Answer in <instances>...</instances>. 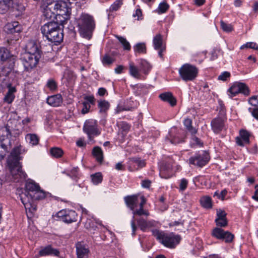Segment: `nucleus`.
I'll list each match as a JSON object with an SVG mask.
<instances>
[{
  "mask_svg": "<svg viewBox=\"0 0 258 258\" xmlns=\"http://www.w3.org/2000/svg\"><path fill=\"white\" fill-rule=\"evenodd\" d=\"M151 182L149 180H143L142 183V185L144 187L148 188L150 186Z\"/></svg>",
  "mask_w": 258,
  "mask_h": 258,
  "instance_id": "61",
  "label": "nucleus"
},
{
  "mask_svg": "<svg viewBox=\"0 0 258 258\" xmlns=\"http://www.w3.org/2000/svg\"><path fill=\"white\" fill-rule=\"evenodd\" d=\"M209 159L210 156L209 154L204 151L201 154L190 158L189 162L191 164L201 167L205 165L208 163Z\"/></svg>",
  "mask_w": 258,
  "mask_h": 258,
  "instance_id": "9",
  "label": "nucleus"
},
{
  "mask_svg": "<svg viewBox=\"0 0 258 258\" xmlns=\"http://www.w3.org/2000/svg\"><path fill=\"white\" fill-rule=\"evenodd\" d=\"M47 86L51 90H55L56 89V83L53 80H50L47 82Z\"/></svg>",
  "mask_w": 258,
  "mask_h": 258,
  "instance_id": "53",
  "label": "nucleus"
},
{
  "mask_svg": "<svg viewBox=\"0 0 258 258\" xmlns=\"http://www.w3.org/2000/svg\"><path fill=\"white\" fill-rule=\"evenodd\" d=\"M124 201L127 206L132 211L137 207L138 203V197L137 195L126 196L124 198Z\"/></svg>",
  "mask_w": 258,
  "mask_h": 258,
  "instance_id": "19",
  "label": "nucleus"
},
{
  "mask_svg": "<svg viewBox=\"0 0 258 258\" xmlns=\"http://www.w3.org/2000/svg\"><path fill=\"white\" fill-rule=\"evenodd\" d=\"M122 2L121 0H116L110 7V12L117 11L122 5Z\"/></svg>",
  "mask_w": 258,
  "mask_h": 258,
  "instance_id": "41",
  "label": "nucleus"
},
{
  "mask_svg": "<svg viewBox=\"0 0 258 258\" xmlns=\"http://www.w3.org/2000/svg\"><path fill=\"white\" fill-rule=\"evenodd\" d=\"M230 74L228 72H224L218 76V80L222 81L226 80L227 78L230 77Z\"/></svg>",
  "mask_w": 258,
  "mask_h": 258,
  "instance_id": "56",
  "label": "nucleus"
},
{
  "mask_svg": "<svg viewBox=\"0 0 258 258\" xmlns=\"http://www.w3.org/2000/svg\"><path fill=\"white\" fill-rule=\"evenodd\" d=\"M187 183H188V181L186 179H185V178L182 179L180 181V183L179 184L180 190L181 191L184 190L187 187Z\"/></svg>",
  "mask_w": 258,
  "mask_h": 258,
  "instance_id": "55",
  "label": "nucleus"
},
{
  "mask_svg": "<svg viewBox=\"0 0 258 258\" xmlns=\"http://www.w3.org/2000/svg\"><path fill=\"white\" fill-rule=\"evenodd\" d=\"M20 199L26 210L29 209L31 212L36 210V206L32 204L31 203L30 200H32L29 197L28 192H26V193L22 194L20 195Z\"/></svg>",
  "mask_w": 258,
  "mask_h": 258,
  "instance_id": "14",
  "label": "nucleus"
},
{
  "mask_svg": "<svg viewBox=\"0 0 258 258\" xmlns=\"http://www.w3.org/2000/svg\"><path fill=\"white\" fill-rule=\"evenodd\" d=\"M10 141L5 137L0 138V147L4 150V153L0 154V160L3 159L6 155V153L8 152V145L10 144Z\"/></svg>",
  "mask_w": 258,
  "mask_h": 258,
  "instance_id": "25",
  "label": "nucleus"
},
{
  "mask_svg": "<svg viewBox=\"0 0 258 258\" xmlns=\"http://www.w3.org/2000/svg\"><path fill=\"white\" fill-rule=\"evenodd\" d=\"M137 222L141 229L144 231H145L146 229L154 226V224L152 221H146L143 218L137 219Z\"/></svg>",
  "mask_w": 258,
  "mask_h": 258,
  "instance_id": "26",
  "label": "nucleus"
},
{
  "mask_svg": "<svg viewBox=\"0 0 258 258\" xmlns=\"http://www.w3.org/2000/svg\"><path fill=\"white\" fill-rule=\"evenodd\" d=\"M91 177L92 182L95 184L100 183L102 180V176L100 172L92 174Z\"/></svg>",
  "mask_w": 258,
  "mask_h": 258,
  "instance_id": "39",
  "label": "nucleus"
},
{
  "mask_svg": "<svg viewBox=\"0 0 258 258\" xmlns=\"http://www.w3.org/2000/svg\"><path fill=\"white\" fill-rule=\"evenodd\" d=\"M133 211L134 215H137L138 216H141L142 215H145L148 216L149 214L148 212L144 210L143 208L141 207H140L139 210H135L134 209Z\"/></svg>",
  "mask_w": 258,
  "mask_h": 258,
  "instance_id": "52",
  "label": "nucleus"
},
{
  "mask_svg": "<svg viewBox=\"0 0 258 258\" xmlns=\"http://www.w3.org/2000/svg\"><path fill=\"white\" fill-rule=\"evenodd\" d=\"M31 50L28 52L25 51L21 57L24 61L23 64L25 70L27 71L36 67L42 53L41 49H31Z\"/></svg>",
  "mask_w": 258,
  "mask_h": 258,
  "instance_id": "4",
  "label": "nucleus"
},
{
  "mask_svg": "<svg viewBox=\"0 0 258 258\" xmlns=\"http://www.w3.org/2000/svg\"><path fill=\"white\" fill-rule=\"evenodd\" d=\"M21 26L18 22H12L7 23L4 27V31L7 33H15L21 32Z\"/></svg>",
  "mask_w": 258,
  "mask_h": 258,
  "instance_id": "15",
  "label": "nucleus"
},
{
  "mask_svg": "<svg viewBox=\"0 0 258 258\" xmlns=\"http://www.w3.org/2000/svg\"><path fill=\"white\" fill-rule=\"evenodd\" d=\"M63 77L66 78L69 83H73L75 79L76 76L74 73L70 70H67L64 72Z\"/></svg>",
  "mask_w": 258,
  "mask_h": 258,
  "instance_id": "36",
  "label": "nucleus"
},
{
  "mask_svg": "<svg viewBox=\"0 0 258 258\" xmlns=\"http://www.w3.org/2000/svg\"><path fill=\"white\" fill-rule=\"evenodd\" d=\"M166 139L169 141L172 144H177L180 142L179 139L174 136L171 132L169 133V136L166 137Z\"/></svg>",
  "mask_w": 258,
  "mask_h": 258,
  "instance_id": "47",
  "label": "nucleus"
},
{
  "mask_svg": "<svg viewBox=\"0 0 258 258\" xmlns=\"http://www.w3.org/2000/svg\"><path fill=\"white\" fill-rule=\"evenodd\" d=\"M129 71L130 75L133 77L136 78H138L139 77V70L132 62H131L129 64Z\"/></svg>",
  "mask_w": 258,
  "mask_h": 258,
  "instance_id": "32",
  "label": "nucleus"
},
{
  "mask_svg": "<svg viewBox=\"0 0 258 258\" xmlns=\"http://www.w3.org/2000/svg\"><path fill=\"white\" fill-rule=\"evenodd\" d=\"M251 113L253 117H254L256 119H258V108H253Z\"/></svg>",
  "mask_w": 258,
  "mask_h": 258,
  "instance_id": "62",
  "label": "nucleus"
},
{
  "mask_svg": "<svg viewBox=\"0 0 258 258\" xmlns=\"http://www.w3.org/2000/svg\"><path fill=\"white\" fill-rule=\"evenodd\" d=\"M159 98L165 102H168L171 106H174L176 104V100L170 92H165L159 95Z\"/></svg>",
  "mask_w": 258,
  "mask_h": 258,
  "instance_id": "21",
  "label": "nucleus"
},
{
  "mask_svg": "<svg viewBox=\"0 0 258 258\" xmlns=\"http://www.w3.org/2000/svg\"><path fill=\"white\" fill-rule=\"evenodd\" d=\"M26 189L27 190V192L29 193L28 191L32 192H37L38 190H40V186L34 182H28L26 183L25 186ZM26 191L25 192L26 193Z\"/></svg>",
  "mask_w": 258,
  "mask_h": 258,
  "instance_id": "30",
  "label": "nucleus"
},
{
  "mask_svg": "<svg viewBox=\"0 0 258 258\" xmlns=\"http://www.w3.org/2000/svg\"><path fill=\"white\" fill-rule=\"evenodd\" d=\"M200 203L201 205L205 208L209 209L212 208V200L209 196L202 197L200 200Z\"/></svg>",
  "mask_w": 258,
  "mask_h": 258,
  "instance_id": "31",
  "label": "nucleus"
},
{
  "mask_svg": "<svg viewBox=\"0 0 258 258\" xmlns=\"http://www.w3.org/2000/svg\"><path fill=\"white\" fill-rule=\"evenodd\" d=\"M138 17L137 20H139L140 17L142 16V12L140 9H137L136 11L135 14L133 15L134 17Z\"/></svg>",
  "mask_w": 258,
  "mask_h": 258,
  "instance_id": "60",
  "label": "nucleus"
},
{
  "mask_svg": "<svg viewBox=\"0 0 258 258\" xmlns=\"http://www.w3.org/2000/svg\"><path fill=\"white\" fill-rule=\"evenodd\" d=\"M85 99L87 101L86 102L88 103L90 102L91 104L94 103V98L93 96H86L85 97Z\"/></svg>",
  "mask_w": 258,
  "mask_h": 258,
  "instance_id": "64",
  "label": "nucleus"
},
{
  "mask_svg": "<svg viewBox=\"0 0 258 258\" xmlns=\"http://www.w3.org/2000/svg\"><path fill=\"white\" fill-rule=\"evenodd\" d=\"M134 162L138 165L139 168L143 167L146 165L145 160H141L140 159H134Z\"/></svg>",
  "mask_w": 258,
  "mask_h": 258,
  "instance_id": "57",
  "label": "nucleus"
},
{
  "mask_svg": "<svg viewBox=\"0 0 258 258\" xmlns=\"http://www.w3.org/2000/svg\"><path fill=\"white\" fill-rule=\"evenodd\" d=\"M169 8V5L166 3H161L158 7V10L160 13H165Z\"/></svg>",
  "mask_w": 258,
  "mask_h": 258,
  "instance_id": "51",
  "label": "nucleus"
},
{
  "mask_svg": "<svg viewBox=\"0 0 258 258\" xmlns=\"http://www.w3.org/2000/svg\"><path fill=\"white\" fill-rule=\"evenodd\" d=\"M170 167L169 165H166V164H163L161 166L160 175L162 178H167L169 177V176H166V175H165L163 174V171L168 170L169 169H170Z\"/></svg>",
  "mask_w": 258,
  "mask_h": 258,
  "instance_id": "45",
  "label": "nucleus"
},
{
  "mask_svg": "<svg viewBox=\"0 0 258 258\" xmlns=\"http://www.w3.org/2000/svg\"><path fill=\"white\" fill-rule=\"evenodd\" d=\"M59 27V25L58 23L50 21L46 23L41 27V30L43 36L46 37L51 32L55 30Z\"/></svg>",
  "mask_w": 258,
  "mask_h": 258,
  "instance_id": "13",
  "label": "nucleus"
},
{
  "mask_svg": "<svg viewBox=\"0 0 258 258\" xmlns=\"http://www.w3.org/2000/svg\"><path fill=\"white\" fill-rule=\"evenodd\" d=\"M153 235L166 247L173 248L178 244L181 239L180 236L174 235L173 233L166 234L157 229L152 230Z\"/></svg>",
  "mask_w": 258,
  "mask_h": 258,
  "instance_id": "2",
  "label": "nucleus"
},
{
  "mask_svg": "<svg viewBox=\"0 0 258 258\" xmlns=\"http://www.w3.org/2000/svg\"><path fill=\"white\" fill-rule=\"evenodd\" d=\"M57 15L64 16L67 19L71 14V9L68 8L67 3L62 1H56L51 3Z\"/></svg>",
  "mask_w": 258,
  "mask_h": 258,
  "instance_id": "8",
  "label": "nucleus"
},
{
  "mask_svg": "<svg viewBox=\"0 0 258 258\" xmlns=\"http://www.w3.org/2000/svg\"><path fill=\"white\" fill-rule=\"evenodd\" d=\"M62 102V98L60 94H56L47 98V103L51 106L57 107Z\"/></svg>",
  "mask_w": 258,
  "mask_h": 258,
  "instance_id": "20",
  "label": "nucleus"
},
{
  "mask_svg": "<svg viewBox=\"0 0 258 258\" xmlns=\"http://www.w3.org/2000/svg\"><path fill=\"white\" fill-rule=\"evenodd\" d=\"M18 0H0V9L5 11L9 8L18 10Z\"/></svg>",
  "mask_w": 258,
  "mask_h": 258,
  "instance_id": "16",
  "label": "nucleus"
},
{
  "mask_svg": "<svg viewBox=\"0 0 258 258\" xmlns=\"http://www.w3.org/2000/svg\"><path fill=\"white\" fill-rule=\"evenodd\" d=\"M116 37L118 39L120 43H121L124 48H131L130 44L125 38L119 36H116Z\"/></svg>",
  "mask_w": 258,
  "mask_h": 258,
  "instance_id": "42",
  "label": "nucleus"
},
{
  "mask_svg": "<svg viewBox=\"0 0 258 258\" xmlns=\"http://www.w3.org/2000/svg\"><path fill=\"white\" fill-rule=\"evenodd\" d=\"M140 67L141 70H142L144 73L146 74L148 73L151 68V66L149 63L144 59L141 60Z\"/></svg>",
  "mask_w": 258,
  "mask_h": 258,
  "instance_id": "35",
  "label": "nucleus"
},
{
  "mask_svg": "<svg viewBox=\"0 0 258 258\" xmlns=\"http://www.w3.org/2000/svg\"><path fill=\"white\" fill-rule=\"evenodd\" d=\"M77 214L74 211H69L64 217V222L66 223H72L74 221H76Z\"/></svg>",
  "mask_w": 258,
  "mask_h": 258,
  "instance_id": "28",
  "label": "nucleus"
},
{
  "mask_svg": "<svg viewBox=\"0 0 258 258\" xmlns=\"http://www.w3.org/2000/svg\"><path fill=\"white\" fill-rule=\"evenodd\" d=\"M77 254L78 258H87L89 250L81 243L76 244Z\"/></svg>",
  "mask_w": 258,
  "mask_h": 258,
  "instance_id": "24",
  "label": "nucleus"
},
{
  "mask_svg": "<svg viewBox=\"0 0 258 258\" xmlns=\"http://www.w3.org/2000/svg\"><path fill=\"white\" fill-rule=\"evenodd\" d=\"M67 211L66 210H61V211H60L59 212H58L56 214V216L58 217V218H61V220L63 221H64V217L66 216L67 213Z\"/></svg>",
  "mask_w": 258,
  "mask_h": 258,
  "instance_id": "59",
  "label": "nucleus"
},
{
  "mask_svg": "<svg viewBox=\"0 0 258 258\" xmlns=\"http://www.w3.org/2000/svg\"><path fill=\"white\" fill-rule=\"evenodd\" d=\"M228 91L233 96L241 93L248 95L249 91L248 87L244 83H235L228 90Z\"/></svg>",
  "mask_w": 258,
  "mask_h": 258,
  "instance_id": "11",
  "label": "nucleus"
},
{
  "mask_svg": "<svg viewBox=\"0 0 258 258\" xmlns=\"http://www.w3.org/2000/svg\"><path fill=\"white\" fill-rule=\"evenodd\" d=\"M249 103L254 106H256L258 104V100L257 99V96H253L250 98L249 100Z\"/></svg>",
  "mask_w": 258,
  "mask_h": 258,
  "instance_id": "58",
  "label": "nucleus"
},
{
  "mask_svg": "<svg viewBox=\"0 0 258 258\" xmlns=\"http://www.w3.org/2000/svg\"><path fill=\"white\" fill-rule=\"evenodd\" d=\"M15 56L12 54L9 49H0V61H5L9 60L10 65L8 67H5L2 69V74L4 76H8L13 69L15 63Z\"/></svg>",
  "mask_w": 258,
  "mask_h": 258,
  "instance_id": "6",
  "label": "nucleus"
},
{
  "mask_svg": "<svg viewBox=\"0 0 258 258\" xmlns=\"http://www.w3.org/2000/svg\"><path fill=\"white\" fill-rule=\"evenodd\" d=\"M211 125L213 131L218 133L224 127V120L220 117L215 118L212 121Z\"/></svg>",
  "mask_w": 258,
  "mask_h": 258,
  "instance_id": "22",
  "label": "nucleus"
},
{
  "mask_svg": "<svg viewBox=\"0 0 258 258\" xmlns=\"http://www.w3.org/2000/svg\"><path fill=\"white\" fill-rule=\"evenodd\" d=\"M84 132L88 135L90 141L93 140L94 136L99 135L100 132L97 127V122L94 119H89L86 121L83 126Z\"/></svg>",
  "mask_w": 258,
  "mask_h": 258,
  "instance_id": "7",
  "label": "nucleus"
},
{
  "mask_svg": "<svg viewBox=\"0 0 258 258\" xmlns=\"http://www.w3.org/2000/svg\"><path fill=\"white\" fill-rule=\"evenodd\" d=\"M78 26L81 35L84 38L90 39L95 28V22L92 17L82 15L78 20Z\"/></svg>",
  "mask_w": 258,
  "mask_h": 258,
  "instance_id": "3",
  "label": "nucleus"
},
{
  "mask_svg": "<svg viewBox=\"0 0 258 258\" xmlns=\"http://www.w3.org/2000/svg\"><path fill=\"white\" fill-rule=\"evenodd\" d=\"M57 15L55 11L53 10V7L51 3L48 4L44 9L43 16L46 19H51L55 18Z\"/></svg>",
  "mask_w": 258,
  "mask_h": 258,
  "instance_id": "23",
  "label": "nucleus"
},
{
  "mask_svg": "<svg viewBox=\"0 0 258 258\" xmlns=\"http://www.w3.org/2000/svg\"><path fill=\"white\" fill-rule=\"evenodd\" d=\"M153 42L155 48H160L163 47L162 39L161 35H156L153 40Z\"/></svg>",
  "mask_w": 258,
  "mask_h": 258,
  "instance_id": "37",
  "label": "nucleus"
},
{
  "mask_svg": "<svg viewBox=\"0 0 258 258\" xmlns=\"http://www.w3.org/2000/svg\"><path fill=\"white\" fill-rule=\"evenodd\" d=\"M20 149L15 148L9 156L7 161L9 169L12 175L14 180L19 181L21 179H25L26 174L22 170L20 165Z\"/></svg>",
  "mask_w": 258,
  "mask_h": 258,
  "instance_id": "1",
  "label": "nucleus"
},
{
  "mask_svg": "<svg viewBox=\"0 0 258 258\" xmlns=\"http://www.w3.org/2000/svg\"><path fill=\"white\" fill-rule=\"evenodd\" d=\"M227 214L225 212L222 210H219L217 211V218L215 219V221H218L219 220H223V224L222 225H227L228 221L226 217Z\"/></svg>",
  "mask_w": 258,
  "mask_h": 258,
  "instance_id": "29",
  "label": "nucleus"
},
{
  "mask_svg": "<svg viewBox=\"0 0 258 258\" xmlns=\"http://www.w3.org/2000/svg\"><path fill=\"white\" fill-rule=\"evenodd\" d=\"M220 24L221 28L225 32H230L233 30L232 26L231 25L227 24L223 21H221Z\"/></svg>",
  "mask_w": 258,
  "mask_h": 258,
  "instance_id": "46",
  "label": "nucleus"
},
{
  "mask_svg": "<svg viewBox=\"0 0 258 258\" xmlns=\"http://www.w3.org/2000/svg\"><path fill=\"white\" fill-rule=\"evenodd\" d=\"M77 145L78 147H83L86 146V144L84 142L83 140L82 139H80L77 142Z\"/></svg>",
  "mask_w": 258,
  "mask_h": 258,
  "instance_id": "63",
  "label": "nucleus"
},
{
  "mask_svg": "<svg viewBox=\"0 0 258 258\" xmlns=\"http://www.w3.org/2000/svg\"><path fill=\"white\" fill-rule=\"evenodd\" d=\"M90 108V105L88 102H84L83 103V108L82 109V114H86L89 112Z\"/></svg>",
  "mask_w": 258,
  "mask_h": 258,
  "instance_id": "54",
  "label": "nucleus"
},
{
  "mask_svg": "<svg viewBox=\"0 0 258 258\" xmlns=\"http://www.w3.org/2000/svg\"><path fill=\"white\" fill-rule=\"evenodd\" d=\"M212 235L217 239L224 240L226 242H231L234 238V235L228 231L216 227L213 230Z\"/></svg>",
  "mask_w": 258,
  "mask_h": 258,
  "instance_id": "10",
  "label": "nucleus"
},
{
  "mask_svg": "<svg viewBox=\"0 0 258 258\" xmlns=\"http://www.w3.org/2000/svg\"><path fill=\"white\" fill-rule=\"evenodd\" d=\"M93 156L97 162L101 163L103 160V151L99 147H95L92 150Z\"/></svg>",
  "mask_w": 258,
  "mask_h": 258,
  "instance_id": "27",
  "label": "nucleus"
},
{
  "mask_svg": "<svg viewBox=\"0 0 258 258\" xmlns=\"http://www.w3.org/2000/svg\"><path fill=\"white\" fill-rule=\"evenodd\" d=\"M98 107L100 112H105L108 109L109 104L105 100L100 101L99 102Z\"/></svg>",
  "mask_w": 258,
  "mask_h": 258,
  "instance_id": "40",
  "label": "nucleus"
},
{
  "mask_svg": "<svg viewBox=\"0 0 258 258\" xmlns=\"http://www.w3.org/2000/svg\"><path fill=\"white\" fill-rule=\"evenodd\" d=\"M63 37L62 31L59 27L53 32H51V33H50L46 38L49 41L53 43L55 45H57L62 41Z\"/></svg>",
  "mask_w": 258,
  "mask_h": 258,
  "instance_id": "12",
  "label": "nucleus"
},
{
  "mask_svg": "<svg viewBox=\"0 0 258 258\" xmlns=\"http://www.w3.org/2000/svg\"><path fill=\"white\" fill-rule=\"evenodd\" d=\"M29 197H30V199L31 200H40L43 198H44L45 195L44 192L40 189V190H38L37 192H35V195H34L33 196L29 193Z\"/></svg>",
  "mask_w": 258,
  "mask_h": 258,
  "instance_id": "38",
  "label": "nucleus"
},
{
  "mask_svg": "<svg viewBox=\"0 0 258 258\" xmlns=\"http://www.w3.org/2000/svg\"><path fill=\"white\" fill-rule=\"evenodd\" d=\"M118 127L122 130V132L126 133L130 128V126L127 123L121 122L118 124Z\"/></svg>",
  "mask_w": 258,
  "mask_h": 258,
  "instance_id": "48",
  "label": "nucleus"
},
{
  "mask_svg": "<svg viewBox=\"0 0 258 258\" xmlns=\"http://www.w3.org/2000/svg\"><path fill=\"white\" fill-rule=\"evenodd\" d=\"M240 48H258V45L254 42H250L242 45Z\"/></svg>",
  "mask_w": 258,
  "mask_h": 258,
  "instance_id": "50",
  "label": "nucleus"
},
{
  "mask_svg": "<svg viewBox=\"0 0 258 258\" xmlns=\"http://www.w3.org/2000/svg\"><path fill=\"white\" fill-rule=\"evenodd\" d=\"M59 251L56 248H53L51 245H48L42 248L39 251L40 256L54 255L58 256Z\"/></svg>",
  "mask_w": 258,
  "mask_h": 258,
  "instance_id": "18",
  "label": "nucleus"
},
{
  "mask_svg": "<svg viewBox=\"0 0 258 258\" xmlns=\"http://www.w3.org/2000/svg\"><path fill=\"white\" fill-rule=\"evenodd\" d=\"M113 61L114 59L107 54L104 55L102 59V62L104 65H110Z\"/></svg>",
  "mask_w": 258,
  "mask_h": 258,
  "instance_id": "43",
  "label": "nucleus"
},
{
  "mask_svg": "<svg viewBox=\"0 0 258 258\" xmlns=\"http://www.w3.org/2000/svg\"><path fill=\"white\" fill-rule=\"evenodd\" d=\"M198 68L189 63H185L179 69V74L181 79L184 81L194 80L197 76Z\"/></svg>",
  "mask_w": 258,
  "mask_h": 258,
  "instance_id": "5",
  "label": "nucleus"
},
{
  "mask_svg": "<svg viewBox=\"0 0 258 258\" xmlns=\"http://www.w3.org/2000/svg\"><path fill=\"white\" fill-rule=\"evenodd\" d=\"M184 124L186 129L192 134L194 135L197 133V130L192 126V120L189 118H186L184 120Z\"/></svg>",
  "mask_w": 258,
  "mask_h": 258,
  "instance_id": "34",
  "label": "nucleus"
},
{
  "mask_svg": "<svg viewBox=\"0 0 258 258\" xmlns=\"http://www.w3.org/2000/svg\"><path fill=\"white\" fill-rule=\"evenodd\" d=\"M249 134L245 130H241L239 137L236 138V142L239 146H243L244 144H248L249 142Z\"/></svg>",
  "mask_w": 258,
  "mask_h": 258,
  "instance_id": "17",
  "label": "nucleus"
},
{
  "mask_svg": "<svg viewBox=\"0 0 258 258\" xmlns=\"http://www.w3.org/2000/svg\"><path fill=\"white\" fill-rule=\"evenodd\" d=\"M14 98V96L13 94L12 93V91L10 90L8 91V92H7L6 95L4 98V100L6 102H8V103H11L13 101Z\"/></svg>",
  "mask_w": 258,
  "mask_h": 258,
  "instance_id": "49",
  "label": "nucleus"
},
{
  "mask_svg": "<svg viewBox=\"0 0 258 258\" xmlns=\"http://www.w3.org/2000/svg\"><path fill=\"white\" fill-rule=\"evenodd\" d=\"M50 153L51 155L56 158H58L61 157L63 154V151L59 148L58 147H53L50 150Z\"/></svg>",
  "mask_w": 258,
  "mask_h": 258,
  "instance_id": "33",
  "label": "nucleus"
},
{
  "mask_svg": "<svg viewBox=\"0 0 258 258\" xmlns=\"http://www.w3.org/2000/svg\"><path fill=\"white\" fill-rule=\"evenodd\" d=\"M27 138L29 140V142L33 145H36L38 144L39 140L36 135L30 134L27 136Z\"/></svg>",
  "mask_w": 258,
  "mask_h": 258,
  "instance_id": "44",
  "label": "nucleus"
}]
</instances>
